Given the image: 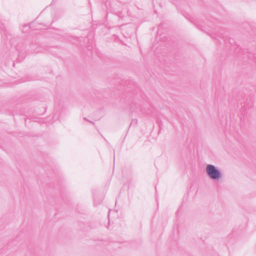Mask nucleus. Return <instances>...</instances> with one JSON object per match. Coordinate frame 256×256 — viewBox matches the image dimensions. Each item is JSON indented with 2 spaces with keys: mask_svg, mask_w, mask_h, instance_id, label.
Segmentation results:
<instances>
[{
  "mask_svg": "<svg viewBox=\"0 0 256 256\" xmlns=\"http://www.w3.org/2000/svg\"><path fill=\"white\" fill-rule=\"evenodd\" d=\"M14 65H15V63H14V62H13V64H12V66H14Z\"/></svg>",
  "mask_w": 256,
  "mask_h": 256,
  "instance_id": "nucleus-3",
  "label": "nucleus"
},
{
  "mask_svg": "<svg viewBox=\"0 0 256 256\" xmlns=\"http://www.w3.org/2000/svg\"><path fill=\"white\" fill-rule=\"evenodd\" d=\"M206 172L208 175L212 179H218L220 176V172L212 165L209 164L206 167Z\"/></svg>",
  "mask_w": 256,
  "mask_h": 256,
  "instance_id": "nucleus-2",
  "label": "nucleus"
},
{
  "mask_svg": "<svg viewBox=\"0 0 256 256\" xmlns=\"http://www.w3.org/2000/svg\"><path fill=\"white\" fill-rule=\"evenodd\" d=\"M0 30L2 37L5 40V44L8 48L10 50H16V38L14 36H12V34L9 33L4 28H2V26L0 25Z\"/></svg>",
  "mask_w": 256,
  "mask_h": 256,
  "instance_id": "nucleus-1",
  "label": "nucleus"
}]
</instances>
